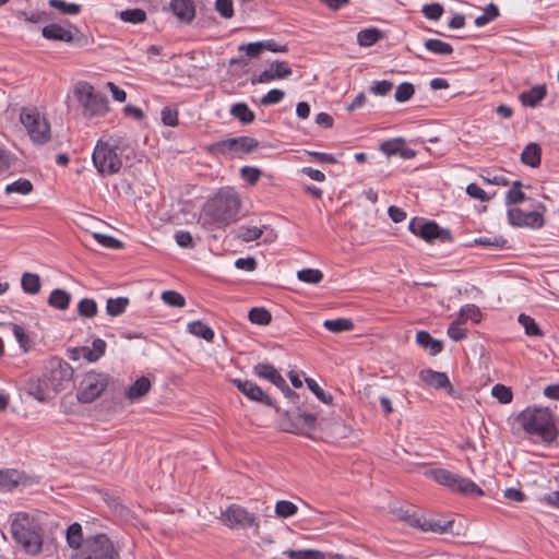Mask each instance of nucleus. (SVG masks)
Here are the masks:
<instances>
[{
  "instance_id": "nucleus-39",
  "label": "nucleus",
  "mask_w": 559,
  "mask_h": 559,
  "mask_svg": "<svg viewBox=\"0 0 559 559\" xmlns=\"http://www.w3.org/2000/svg\"><path fill=\"white\" fill-rule=\"evenodd\" d=\"M33 189V183L28 179L20 178L14 182L7 185L4 192L7 194L19 193L26 195L29 194Z\"/></svg>"
},
{
  "instance_id": "nucleus-57",
  "label": "nucleus",
  "mask_w": 559,
  "mask_h": 559,
  "mask_svg": "<svg viewBox=\"0 0 559 559\" xmlns=\"http://www.w3.org/2000/svg\"><path fill=\"white\" fill-rule=\"evenodd\" d=\"M94 238L96 239V241L99 245H102L105 248H109V249H122L123 248V243L119 239H117L112 236L96 233V234H94Z\"/></svg>"
},
{
  "instance_id": "nucleus-8",
  "label": "nucleus",
  "mask_w": 559,
  "mask_h": 559,
  "mask_svg": "<svg viewBox=\"0 0 559 559\" xmlns=\"http://www.w3.org/2000/svg\"><path fill=\"white\" fill-rule=\"evenodd\" d=\"M75 96L83 106V114L86 117H102L109 110L107 97L96 92L93 85L87 82H82L76 86Z\"/></svg>"
},
{
  "instance_id": "nucleus-33",
  "label": "nucleus",
  "mask_w": 559,
  "mask_h": 559,
  "mask_svg": "<svg viewBox=\"0 0 559 559\" xmlns=\"http://www.w3.org/2000/svg\"><path fill=\"white\" fill-rule=\"evenodd\" d=\"M21 286L25 294L36 295L40 292L41 282L38 274L25 272L21 277Z\"/></svg>"
},
{
  "instance_id": "nucleus-49",
  "label": "nucleus",
  "mask_w": 559,
  "mask_h": 559,
  "mask_svg": "<svg viewBox=\"0 0 559 559\" xmlns=\"http://www.w3.org/2000/svg\"><path fill=\"white\" fill-rule=\"evenodd\" d=\"M297 278L308 284H318L323 278V273L317 269H304L298 271Z\"/></svg>"
},
{
  "instance_id": "nucleus-46",
  "label": "nucleus",
  "mask_w": 559,
  "mask_h": 559,
  "mask_svg": "<svg viewBox=\"0 0 559 559\" xmlns=\"http://www.w3.org/2000/svg\"><path fill=\"white\" fill-rule=\"evenodd\" d=\"M298 511V507L288 500H280L275 504V514L281 519L294 516Z\"/></svg>"
},
{
  "instance_id": "nucleus-30",
  "label": "nucleus",
  "mask_w": 559,
  "mask_h": 559,
  "mask_svg": "<svg viewBox=\"0 0 559 559\" xmlns=\"http://www.w3.org/2000/svg\"><path fill=\"white\" fill-rule=\"evenodd\" d=\"M187 330L190 334L203 338L206 342L214 341L215 333L213 329L200 320L188 323Z\"/></svg>"
},
{
  "instance_id": "nucleus-32",
  "label": "nucleus",
  "mask_w": 559,
  "mask_h": 559,
  "mask_svg": "<svg viewBox=\"0 0 559 559\" xmlns=\"http://www.w3.org/2000/svg\"><path fill=\"white\" fill-rule=\"evenodd\" d=\"M84 542L81 524L75 522L69 525L67 528V543L69 547L79 551L82 549Z\"/></svg>"
},
{
  "instance_id": "nucleus-62",
  "label": "nucleus",
  "mask_w": 559,
  "mask_h": 559,
  "mask_svg": "<svg viewBox=\"0 0 559 559\" xmlns=\"http://www.w3.org/2000/svg\"><path fill=\"white\" fill-rule=\"evenodd\" d=\"M282 393L296 409H301L302 406L305 405V396L292 390L289 385L285 390H283Z\"/></svg>"
},
{
  "instance_id": "nucleus-34",
  "label": "nucleus",
  "mask_w": 559,
  "mask_h": 559,
  "mask_svg": "<svg viewBox=\"0 0 559 559\" xmlns=\"http://www.w3.org/2000/svg\"><path fill=\"white\" fill-rule=\"evenodd\" d=\"M508 240L503 236H484L475 238L467 247H493L499 249L507 248Z\"/></svg>"
},
{
  "instance_id": "nucleus-20",
  "label": "nucleus",
  "mask_w": 559,
  "mask_h": 559,
  "mask_svg": "<svg viewBox=\"0 0 559 559\" xmlns=\"http://www.w3.org/2000/svg\"><path fill=\"white\" fill-rule=\"evenodd\" d=\"M169 9L182 23L190 24L195 17L193 0H170Z\"/></svg>"
},
{
  "instance_id": "nucleus-21",
  "label": "nucleus",
  "mask_w": 559,
  "mask_h": 559,
  "mask_svg": "<svg viewBox=\"0 0 559 559\" xmlns=\"http://www.w3.org/2000/svg\"><path fill=\"white\" fill-rule=\"evenodd\" d=\"M547 96L546 85H535L519 95L523 106L535 108Z\"/></svg>"
},
{
  "instance_id": "nucleus-56",
  "label": "nucleus",
  "mask_w": 559,
  "mask_h": 559,
  "mask_svg": "<svg viewBox=\"0 0 559 559\" xmlns=\"http://www.w3.org/2000/svg\"><path fill=\"white\" fill-rule=\"evenodd\" d=\"M177 108L166 106L162 109V122L168 127H177L179 124Z\"/></svg>"
},
{
  "instance_id": "nucleus-9",
  "label": "nucleus",
  "mask_w": 559,
  "mask_h": 559,
  "mask_svg": "<svg viewBox=\"0 0 559 559\" xmlns=\"http://www.w3.org/2000/svg\"><path fill=\"white\" fill-rule=\"evenodd\" d=\"M20 120L34 144L43 145L50 140V124L36 107H24L21 111Z\"/></svg>"
},
{
  "instance_id": "nucleus-38",
  "label": "nucleus",
  "mask_w": 559,
  "mask_h": 559,
  "mask_svg": "<svg viewBox=\"0 0 559 559\" xmlns=\"http://www.w3.org/2000/svg\"><path fill=\"white\" fill-rule=\"evenodd\" d=\"M128 305L127 297L109 298L106 302V311L111 317H118L126 311Z\"/></svg>"
},
{
  "instance_id": "nucleus-58",
  "label": "nucleus",
  "mask_w": 559,
  "mask_h": 559,
  "mask_svg": "<svg viewBox=\"0 0 559 559\" xmlns=\"http://www.w3.org/2000/svg\"><path fill=\"white\" fill-rule=\"evenodd\" d=\"M460 316L463 317L464 320H471L474 323H478L481 320V312L475 305L463 306L460 310Z\"/></svg>"
},
{
  "instance_id": "nucleus-18",
  "label": "nucleus",
  "mask_w": 559,
  "mask_h": 559,
  "mask_svg": "<svg viewBox=\"0 0 559 559\" xmlns=\"http://www.w3.org/2000/svg\"><path fill=\"white\" fill-rule=\"evenodd\" d=\"M293 73L292 68L285 61L275 60L270 64L269 69L262 71L258 76L251 78V84L269 83L274 80H282Z\"/></svg>"
},
{
  "instance_id": "nucleus-13",
  "label": "nucleus",
  "mask_w": 559,
  "mask_h": 559,
  "mask_svg": "<svg viewBox=\"0 0 559 559\" xmlns=\"http://www.w3.org/2000/svg\"><path fill=\"white\" fill-rule=\"evenodd\" d=\"M67 24L68 28L57 23L47 24L43 27L41 35L48 40L64 41L80 47L87 45V37L75 25L70 22Z\"/></svg>"
},
{
  "instance_id": "nucleus-19",
  "label": "nucleus",
  "mask_w": 559,
  "mask_h": 559,
  "mask_svg": "<svg viewBox=\"0 0 559 559\" xmlns=\"http://www.w3.org/2000/svg\"><path fill=\"white\" fill-rule=\"evenodd\" d=\"M420 380L436 390H445L449 395L454 394V388L444 372L424 369L419 372Z\"/></svg>"
},
{
  "instance_id": "nucleus-48",
  "label": "nucleus",
  "mask_w": 559,
  "mask_h": 559,
  "mask_svg": "<svg viewBox=\"0 0 559 559\" xmlns=\"http://www.w3.org/2000/svg\"><path fill=\"white\" fill-rule=\"evenodd\" d=\"M305 382L308 389L324 404H332L333 396L324 392V390L317 383V381L312 378H306Z\"/></svg>"
},
{
  "instance_id": "nucleus-50",
  "label": "nucleus",
  "mask_w": 559,
  "mask_h": 559,
  "mask_svg": "<svg viewBox=\"0 0 559 559\" xmlns=\"http://www.w3.org/2000/svg\"><path fill=\"white\" fill-rule=\"evenodd\" d=\"M491 394L496 397L500 403L508 404L512 402L513 393L511 388L506 386L504 384L497 383L493 385L491 390Z\"/></svg>"
},
{
  "instance_id": "nucleus-3",
  "label": "nucleus",
  "mask_w": 559,
  "mask_h": 559,
  "mask_svg": "<svg viewBox=\"0 0 559 559\" xmlns=\"http://www.w3.org/2000/svg\"><path fill=\"white\" fill-rule=\"evenodd\" d=\"M11 533L25 552L38 555L43 548V527L26 512H19L11 523Z\"/></svg>"
},
{
  "instance_id": "nucleus-28",
  "label": "nucleus",
  "mask_w": 559,
  "mask_h": 559,
  "mask_svg": "<svg viewBox=\"0 0 559 559\" xmlns=\"http://www.w3.org/2000/svg\"><path fill=\"white\" fill-rule=\"evenodd\" d=\"M230 115L241 124L247 126L254 121L255 115L246 103H236L230 107Z\"/></svg>"
},
{
  "instance_id": "nucleus-64",
  "label": "nucleus",
  "mask_w": 559,
  "mask_h": 559,
  "mask_svg": "<svg viewBox=\"0 0 559 559\" xmlns=\"http://www.w3.org/2000/svg\"><path fill=\"white\" fill-rule=\"evenodd\" d=\"M175 240H176L177 245L181 248L192 249L195 246L191 233H189L187 230L176 231Z\"/></svg>"
},
{
  "instance_id": "nucleus-15",
  "label": "nucleus",
  "mask_w": 559,
  "mask_h": 559,
  "mask_svg": "<svg viewBox=\"0 0 559 559\" xmlns=\"http://www.w3.org/2000/svg\"><path fill=\"white\" fill-rule=\"evenodd\" d=\"M231 383L241 392L248 400L259 403L261 405L274 408L276 413H281V407L276 402L266 393L260 385L251 380L233 379Z\"/></svg>"
},
{
  "instance_id": "nucleus-53",
  "label": "nucleus",
  "mask_w": 559,
  "mask_h": 559,
  "mask_svg": "<svg viewBox=\"0 0 559 559\" xmlns=\"http://www.w3.org/2000/svg\"><path fill=\"white\" fill-rule=\"evenodd\" d=\"M162 300L171 307L183 308L186 306L185 297L176 290H166L162 294Z\"/></svg>"
},
{
  "instance_id": "nucleus-4",
  "label": "nucleus",
  "mask_w": 559,
  "mask_h": 559,
  "mask_svg": "<svg viewBox=\"0 0 559 559\" xmlns=\"http://www.w3.org/2000/svg\"><path fill=\"white\" fill-rule=\"evenodd\" d=\"M240 207V200L233 190H219L204 205L205 215L216 224L227 225L235 221Z\"/></svg>"
},
{
  "instance_id": "nucleus-55",
  "label": "nucleus",
  "mask_w": 559,
  "mask_h": 559,
  "mask_svg": "<svg viewBox=\"0 0 559 559\" xmlns=\"http://www.w3.org/2000/svg\"><path fill=\"white\" fill-rule=\"evenodd\" d=\"M421 13L428 20L439 21L444 13V9H443L442 4H440L438 2H433V3L425 4L421 9Z\"/></svg>"
},
{
  "instance_id": "nucleus-25",
  "label": "nucleus",
  "mask_w": 559,
  "mask_h": 559,
  "mask_svg": "<svg viewBox=\"0 0 559 559\" xmlns=\"http://www.w3.org/2000/svg\"><path fill=\"white\" fill-rule=\"evenodd\" d=\"M151 390V381L147 377L142 376L136 379L126 392V397L130 401H136L145 396Z\"/></svg>"
},
{
  "instance_id": "nucleus-22",
  "label": "nucleus",
  "mask_w": 559,
  "mask_h": 559,
  "mask_svg": "<svg viewBox=\"0 0 559 559\" xmlns=\"http://www.w3.org/2000/svg\"><path fill=\"white\" fill-rule=\"evenodd\" d=\"M417 344L424 349L429 350V354L435 356L443 350V343L431 336L427 331H418L416 334Z\"/></svg>"
},
{
  "instance_id": "nucleus-51",
  "label": "nucleus",
  "mask_w": 559,
  "mask_h": 559,
  "mask_svg": "<svg viewBox=\"0 0 559 559\" xmlns=\"http://www.w3.org/2000/svg\"><path fill=\"white\" fill-rule=\"evenodd\" d=\"M7 325L12 329V332L16 341L19 342L21 348H23L24 352H27L29 348L31 340L24 328L12 322L7 323Z\"/></svg>"
},
{
  "instance_id": "nucleus-7",
  "label": "nucleus",
  "mask_w": 559,
  "mask_h": 559,
  "mask_svg": "<svg viewBox=\"0 0 559 559\" xmlns=\"http://www.w3.org/2000/svg\"><path fill=\"white\" fill-rule=\"evenodd\" d=\"M277 414L281 416L280 427L285 432L308 437L317 429L318 417L313 413L281 408Z\"/></svg>"
},
{
  "instance_id": "nucleus-1",
  "label": "nucleus",
  "mask_w": 559,
  "mask_h": 559,
  "mask_svg": "<svg viewBox=\"0 0 559 559\" xmlns=\"http://www.w3.org/2000/svg\"><path fill=\"white\" fill-rule=\"evenodd\" d=\"M73 373L69 362L59 357H51L45 362L41 377L28 378L25 389L39 402L50 401L71 385Z\"/></svg>"
},
{
  "instance_id": "nucleus-47",
  "label": "nucleus",
  "mask_w": 559,
  "mask_h": 559,
  "mask_svg": "<svg viewBox=\"0 0 559 559\" xmlns=\"http://www.w3.org/2000/svg\"><path fill=\"white\" fill-rule=\"evenodd\" d=\"M263 234V229L257 226H245L241 225L238 228V238L245 242L253 241L259 239Z\"/></svg>"
},
{
  "instance_id": "nucleus-40",
  "label": "nucleus",
  "mask_w": 559,
  "mask_h": 559,
  "mask_svg": "<svg viewBox=\"0 0 559 559\" xmlns=\"http://www.w3.org/2000/svg\"><path fill=\"white\" fill-rule=\"evenodd\" d=\"M119 17L126 23L140 24L146 21V12L140 8L127 9L119 13Z\"/></svg>"
},
{
  "instance_id": "nucleus-31",
  "label": "nucleus",
  "mask_w": 559,
  "mask_h": 559,
  "mask_svg": "<svg viewBox=\"0 0 559 559\" xmlns=\"http://www.w3.org/2000/svg\"><path fill=\"white\" fill-rule=\"evenodd\" d=\"M106 347H107V344L104 340L96 338L92 343V348L84 346V347H81V352H82L83 357L87 361L94 362V361L98 360L105 354Z\"/></svg>"
},
{
  "instance_id": "nucleus-42",
  "label": "nucleus",
  "mask_w": 559,
  "mask_h": 559,
  "mask_svg": "<svg viewBox=\"0 0 559 559\" xmlns=\"http://www.w3.org/2000/svg\"><path fill=\"white\" fill-rule=\"evenodd\" d=\"M518 320L521 323V325L524 328L526 335H528V336H543L544 335L539 325L536 323V321L532 317H530L525 313H521L519 316Z\"/></svg>"
},
{
  "instance_id": "nucleus-61",
  "label": "nucleus",
  "mask_w": 559,
  "mask_h": 559,
  "mask_svg": "<svg viewBox=\"0 0 559 559\" xmlns=\"http://www.w3.org/2000/svg\"><path fill=\"white\" fill-rule=\"evenodd\" d=\"M238 50L246 51V55L249 58H259L261 53L264 51L263 43L261 41H253L249 44H242L238 47Z\"/></svg>"
},
{
  "instance_id": "nucleus-26",
  "label": "nucleus",
  "mask_w": 559,
  "mask_h": 559,
  "mask_svg": "<svg viewBox=\"0 0 559 559\" xmlns=\"http://www.w3.org/2000/svg\"><path fill=\"white\" fill-rule=\"evenodd\" d=\"M72 296L62 288L53 289L48 297V305L58 310H67L71 304Z\"/></svg>"
},
{
  "instance_id": "nucleus-45",
  "label": "nucleus",
  "mask_w": 559,
  "mask_h": 559,
  "mask_svg": "<svg viewBox=\"0 0 559 559\" xmlns=\"http://www.w3.org/2000/svg\"><path fill=\"white\" fill-rule=\"evenodd\" d=\"M98 307L94 299L83 298L79 301L78 312L84 318H94L97 314Z\"/></svg>"
},
{
  "instance_id": "nucleus-5",
  "label": "nucleus",
  "mask_w": 559,
  "mask_h": 559,
  "mask_svg": "<svg viewBox=\"0 0 559 559\" xmlns=\"http://www.w3.org/2000/svg\"><path fill=\"white\" fill-rule=\"evenodd\" d=\"M439 485L449 488L452 492L460 493L465 497H481L484 490L472 479L460 476L445 468H432L427 472Z\"/></svg>"
},
{
  "instance_id": "nucleus-11",
  "label": "nucleus",
  "mask_w": 559,
  "mask_h": 559,
  "mask_svg": "<svg viewBox=\"0 0 559 559\" xmlns=\"http://www.w3.org/2000/svg\"><path fill=\"white\" fill-rule=\"evenodd\" d=\"M92 159L102 176L115 175L122 168V160L117 154V147H112L100 140L94 148Z\"/></svg>"
},
{
  "instance_id": "nucleus-52",
  "label": "nucleus",
  "mask_w": 559,
  "mask_h": 559,
  "mask_svg": "<svg viewBox=\"0 0 559 559\" xmlns=\"http://www.w3.org/2000/svg\"><path fill=\"white\" fill-rule=\"evenodd\" d=\"M415 94V87L409 82L401 83L395 91L394 98L397 103H404L409 100Z\"/></svg>"
},
{
  "instance_id": "nucleus-60",
  "label": "nucleus",
  "mask_w": 559,
  "mask_h": 559,
  "mask_svg": "<svg viewBox=\"0 0 559 559\" xmlns=\"http://www.w3.org/2000/svg\"><path fill=\"white\" fill-rule=\"evenodd\" d=\"M285 97V92L278 88L269 91L261 99L260 104L263 106H270L278 104Z\"/></svg>"
},
{
  "instance_id": "nucleus-35",
  "label": "nucleus",
  "mask_w": 559,
  "mask_h": 559,
  "mask_svg": "<svg viewBox=\"0 0 559 559\" xmlns=\"http://www.w3.org/2000/svg\"><path fill=\"white\" fill-rule=\"evenodd\" d=\"M323 326L332 333H342L353 331L355 328L354 322L347 318H337L332 320H325Z\"/></svg>"
},
{
  "instance_id": "nucleus-37",
  "label": "nucleus",
  "mask_w": 559,
  "mask_h": 559,
  "mask_svg": "<svg viewBox=\"0 0 559 559\" xmlns=\"http://www.w3.org/2000/svg\"><path fill=\"white\" fill-rule=\"evenodd\" d=\"M424 46L430 52L440 56L451 55L453 52V47L441 39L429 38L425 40Z\"/></svg>"
},
{
  "instance_id": "nucleus-54",
  "label": "nucleus",
  "mask_w": 559,
  "mask_h": 559,
  "mask_svg": "<svg viewBox=\"0 0 559 559\" xmlns=\"http://www.w3.org/2000/svg\"><path fill=\"white\" fill-rule=\"evenodd\" d=\"M402 144H405V140L403 138H396L382 142L380 144V150L388 156L399 155Z\"/></svg>"
},
{
  "instance_id": "nucleus-63",
  "label": "nucleus",
  "mask_w": 559,
  "mask_h": 559,
  "mask_svg": "<svg viewBox=\"0 0 559 559\" xmlns=\"http://www.w3.org/2000/svg\"><path fill=\"white\" fill-rule=\"evenodd\" d=\"M215 10L224 19H231L234 16V3L233 0H216Z\"/></svg>"
},
{
  "instance_id": "nucleus-44",
  "label": "nucleus",
  "mask_w": 559,
  "mask_h": 559,
  "mask_svg": "<svg viewBox=\"0 0 559 559\" xmlns=\"http://www.w3.org/2000/svg\"><path fill=\"white\" fill-rule=\"evenodd\" d=\"M278 370L267 361L259 362L253 367V373L260 378L271 382L272 379L277 374Z\"/></svg>"
},
{
  "instance_id": "nucleus-2",
  "label": "nucleus",
  "mask_w": 559,
  "mask_h": 559,
  "mask_svg": "<svg viewBox=\"0 0 559 559\" xmlns=\"http://www.w3.org/2000/svg\"><path fill=\"white\" fill-rule=\"evenodd\" d=\"M516 421L526 433L539 437L546 445L555 443L559 437L556 416L549 407H526Z\"/></svg>"
},
{
  "instance_id": "nucleus-16",
  "label": "nucleus",
  "mask_w": 559,
  "mask_h": 559,
  "mask_svg": "<svg viewBox=\"0 0 559 559\" xmlns=\"http://www.w3.org/2000/svg\"><path fill=\"white\" fill-rule=\"evenodd\" d=\"M507 216L509 224L514 227L539 229L545 225L544 215L537 211L524 212L520 207H512L508 210Z\"/></svg>"
},
{
  "instance_id": "nucleus-6",
  "label": "nucleus",
  "mask_w": 559,
  "mask_h": 559,
  "mask_svg": "<svg viewBox=\"0 0 559 559\" xmlns=\"http://www.w3.org/2000/svg\"><path fill=\"white\" fill-rule=\"evenodd\" d=\"M71 559H120L119 551L106 534H96L85 538L82 549Z\"/></svg>"
},
{
  "instance_id": "nucleus-29",
  "label": "nucleus",
  "mask_w": 559,
  "mask_h": 559,
  "mask_svg": "<svg viewBox=\"0 0 559 559\" xmlns=\"http://www.w3.org/2000/svg\"><path fill=\"white\" fill-rule=\"evenodd\" d=\"M384 37V34L381 29L377 27H369L361 29L357 34V41L361 47H370L381 40Z\"/></svg>"
},
{
  "instance_id": "nucleus-36",
  "label": "nucleus",
  "mask_w": 559,
  "mask_h": 559,
  "mask_svg": "<svg viewBox=\"0 0 559 559\" xmlns=\"http://www.w3.org/2000/svg\"><path fill=\"white\" fill-rule=\"evenodd\" d=\"M248 319L253 324L269 325L272 322V314L264 307H253L248 312Z\"/></svg>"
},
{
  "instance_id": "nucleus-10",
  "label": "nucleus",
  "mask_w": 559,
  "mask_h": 559,
  "mask_svg": "<svg viewBox=\"0 0 559 559\" xmlns=\"http://www.w3.org/2000/svg\"><path fill=\"white\" fill-rule=\"evenodd\" d=\"M218 520L230 530L253 528L255 534L260 530V519L258 515L237 503H231L222 511Z\"/></svg>"
},
{
  "instance_id": "nucleus-14",
  "label": "nucleus",
  "mask_w": 559,
  "mask_h": 559,
  "mask_svg": "<svg viewBox=\"0 0 559 559\" xmlns=\"http://www.w3.org/2000/svg\"><path fill=\"white\" fill-rule=\"evenodd\" d=\"M109 377L105 373L88 372L80 382L76 393L79 402L87 404L94 402L106 390Z\"/></svg>"
},
{
  "instance_id": "nucleus-17",
  "label": "nucleus",
  "mask_w": 559,
  "mask_h": 559,
  "mask_svg": "<svg viewBox=\"0 0 559 559\" xmlns=\"http://www.w3.org/2000/svg\"><path fill=\"white\" fill-rule=\"evenodd\" d=\"M37 483L36 477L29 476L23 471L14 468L0 469V486L8 490H12L20 485L31 486Z\"/></svg>"
},
{
  "instance_id": "nucleus-23",
  "label": "nucleus",
  "mask_w": 559,
  "mask_h": 559,
  "mask_svg": "<svg viewBox=\"0 0 559 559\" xmlns=\"http://www.w3.org/2000/svg\"><path fill=\"white\" fill-rule=\"evenodd\" d=\"M521 162L524 165L536 168L542 163V147L538 143H528L521 153Z\"/></svg>"
},
{
  "instance_id": "nucleus-43",
  "label": "nucleus",
  "mask_w": 559,
  "mask_h": 559,
  "mask_svg": "<svg viewBox=\"0 0 559 559\" xmlns=\"http://www.w3.org/2000/svg\"><path fill=\"white\" fill-rule=\"evenodd\" d=\"M284 555H286L289 559H325L323 552L314 549H288L284 551Z\"/></svg>"
},
{
  "instance_id": "nucleus-59",
  "label": "nucleus",
  "mask_w": 559,
  "mask_h": 559,
  "mask_svg": "<svg viewBox=\"0 0 559 559\" xmlns=\"http://www.w3.org/2000/svg\"><path fill=\"white\" fill-rule=\"evenodd\" d=\"M261 175L262 171L255 167L243 166L240 169L241 178L251 186L255 185L259 181Z\"/></svg>"
},
{
  "instance_id": "nucleus-41",
  "label": "nucleus",
  "mask_w": 559,
  "mask_h": 559,
  "mask_svg": "<svg viewBox=\"0 0 559 559\" xmlns=\"http://www.w3.org/2000/svg\"><path fill=\"white\" fill-rule=\"evenodd\" d=\"M49 5L64 15H78L82 8L78 3H68L64 0H49Z\"/></svg>"
},
{
  "instance_id": "nucleus-12",
  "label": "nucleus",
  "mask_w": 559,
  "mask_h": 559,
  "mask_svg": "<svg viewBox=\"0 0 559 559\" xmlns=\"http://www.w3.org/2000/svg\"><path fill=\"white\" fill-rule=\"evenodd\" d=\"M408 229L415 236L427 242L439 240L441 243L452 242L453 236L450 229L442 228L435 221L423 217H414L408 224Z\"/></svg>"
},
{
  "instance_id": "nucleus-27",
  "label": "nucleus",
  "mask_w": 559,
  "mask_h": 559,
  "mask_svg": "<svg viewBox=\"0 0 559 559\" xmlns=\"http://www.w3.org/2000/svg\"><path fill=\"white\" fill-rule=\"evenodd\" d=\"M233 141L234 156L238 157L253 152L259 146V141L257 139L247 135L233 138Z\"/></svg>"
},
{
  "instance_id": "nucleus-24",
  "label": "nucleus",
  "mask_w": 559,
  "mask_h": 559,
  "mask_svg": "<svg viewBox=\"0 0 559 559\" xmlns=\"http://www.w3.org/2000/svg\"><path fill=\"white\" fill-rule=\"evenodd\" d=\"M233 138L204 145L203 151L214 157L234 155Z\"/></svg>"
}]
</instances>
